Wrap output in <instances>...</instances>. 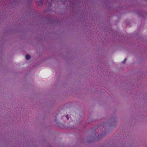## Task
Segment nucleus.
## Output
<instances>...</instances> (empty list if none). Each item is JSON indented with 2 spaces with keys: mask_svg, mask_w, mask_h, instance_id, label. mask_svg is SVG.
Returning <instances> with one entry per match:
<instances>
[{
  "mask_svg": "<svg viewBox=\"0 0 147 147\" xmlns=\"http://www.w3.org/2000/svg\"><path fill=\"white\" fill-rule=\"evenodd\" d=\"M30 55L27 54L26 56V59L27 60H28L30 59Z\"/></svg>",
  "mask_w": 147,
  "mask_h": 147,
  "instance_id": "f03ea898",
  "label": "nucleus"
},
{
  "mask_svg": "<svg viewBox=\"0 0 147 147\" xmlns=\"http://www.w3.org/2000/svg\"><path fill=\"white\" fill-rule=\"evenodd\" d=\"M126 58H125L124 59V60H123V61H122V63H125V62L126 61Z\"/></svg>",
  "mask_w": 147,
  "mask_h": 147,
  "instance_id": "7ed1b4c3",
  "label": "nucleus"
},
{
  "mask_svg": "<svg viewBox=\"0 0 147 147\" xmlns=\"http://www.w3.org/2000/svg\"><path fill=\"white\" fill-rule=\"evenodd\" d=\"M43 0H37V2L38 3L39 5H42L43 3Z\"/></svg>",
  "mask_w": 147,
  "mask_h": 147,
  "instance_id": "f257e3e1",
  "label": "nucleus"
},
{
  "mask_svg": "<svg viewBox=\"0 0 147 147\" xmlns=\"http://www.w3.org/2000/svg\"><path fill=\"white\" fill-rule=\"evenodd\" d=\"M66 117L67 118V120H69V118L67 115L66 116Z\"/></svg>",
  "mask_w": 147,
  "mask_h": 147,
  "instance_id": "20e7f679",
  "label": "nucleus"
},
{
  "mask_svg": "<svg viewBox=\"0 0 147 147\" xmlns=\"http://www.w3.org/2000/svg\"><path fill=\"white\" fill-rule=\"evenodd\" d=\"M51 0V1L52 0Z\"/></svg>",
  "mask_w": 147,
  "mask_h": 147,
  "instance_id": "39448f33",
  "label": "nucleus"
}]
</instances>
